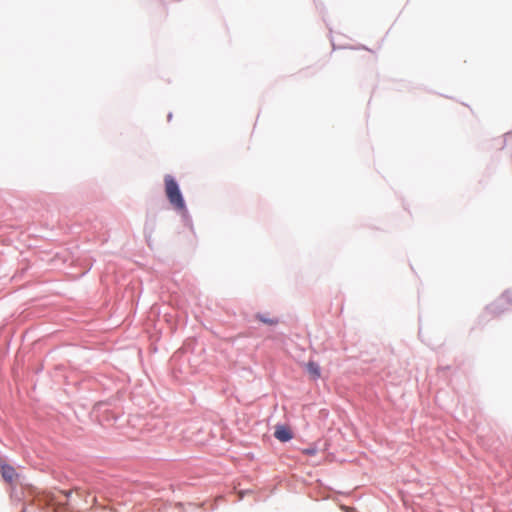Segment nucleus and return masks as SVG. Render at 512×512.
<instances>
[{
	"label": "nucleus",
	"instance_id": "6e6552de",
	"mask_svg": "<svg viewBox=\"0 0 512 512\" xmlns=\"http://www.w3.org/2000/svg\"><path fill=\"white\" fill-rule=\"evenodd\" d=\"M24 511H25L24 504L20 503V510H19V512H24Z\"/></svg>",
	"mask_w": 512,
	"mask_h": 512
},
{
	"label": "nucleus",
	"instance_id": "7ed1b4c3",
	"mask_svg": "<svg viewBox=\"0 0 512 512\" xmlns=\"http://www.w3.org/2000/svg\"><path fill=\"white\" fill-rule=\"evenodd\" d=\"M274 436L281 442L289 441L292 438V433L289 428L285 426H278L274 432Z\"/></svg>",
	"mask_w": 512,
	"mask_h": 512
},
{
	"label": "nucleus",
	"instance_id": "f03ea898",
	"mask_svg": "<svg viewBox=\"0 0 512 512\" xmlns=\"http://www.w3.org/2000/svg\"><path fill=\"white\" fill-rule=\"evenodd\" d=\"M165 192L170 204L177 210H185V202L177 182L170 176L165 177Z\"/></svg>",
	"mask_w": 512,
	"mask_h": 512
},
{
	"label": "nucleus",
	"instance_id": "0eeeda50",
	"mask_svg": "<svg viewBox=\"0 0 512 512\" xmlns=\"http://www.w3.org/2000/svg\"><path fill=\"white\" fill-rule=\"evenodd\" d=\"M509 300V295L508 293L507 294H504L502 295L499 300H498V306H503L507 301Z\"/></svg>",
	"mask_w": 512,
	"mask_h": 512
},
{
	"label": "nucleus",
	"instance_id": "f257e3e1",
	"mask_svg": "<svg viewBox=\"0 0 512 512\" xmlns=\"http://www.w3.org/2000/svg\"><path fill=\"white\" fill-rule=\"evenodd\" d=\"M2 479L10 486L11 496L15 495L20 500L23 490L22 475L14 467L2 463Z\"/></svg>",
	"mask_w": 512,
	"mask_h": 512
},
{
	"label": "nucleus",
	"instance_id": "423d86ee",
	"mask_svg": "<svg viewBox=\"0 0 512 512\" xmlns=\"http://www.w3.org/2000/svg\"><path fill=\"white\" fill-rule=\"evenodd\" d=\"M302 453L307 456H314L317 453V448L316 447L305 448L302 450Z\"/></svg>",
	"mask_w": 512,
	"mask_h": 512
},
{
	"label": "nucleus",
	"instance_id": "39448f33",
	"mask_svg": "<svg viewBox=\"0 0 512 512\" xmlns=\"http://www.w3.org/2000/svg\"><path fill=\"white\" fill-rule=\"evenodd\" d=\"M256 318H257L259 321H261V322H263V323H265V324H267V325H276V324L278 323V320H277V319H275V318H270V317H267V316L262 315V314H257V315H256Z\"/></svg>",
	"mask_w": 512,
	"mask_h": 512
},
{
	"label": "nucleus",
	"instance_id": "20e7f679",
	"mask_svg": "<svg viewBox=\"0 0 512 512\" xmlns=\"http://www.w3.org/2000/svg\"><path fill=\"white\" fill-rule=\"evenodd\" d=\"M306 370L312 380H317L321 376L319 365L313 361L306 364Z\"/></svg>",
	"mask_w": 512,
	"mask_h": 512
}]
</instances>
